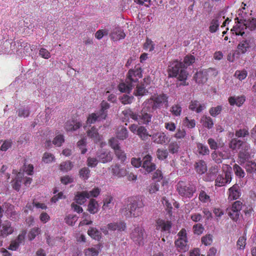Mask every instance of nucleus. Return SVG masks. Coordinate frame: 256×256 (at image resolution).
I'll return each mask as SVG.
<instances>
[{
  "instance_id": "obj_1",
  "label": "nucleus",
  "mask_w": 256,
  "mask_h": 256,
  "mask_svg": "<svg viewBox=\"0 0 256 256\" xmlns=\"http://www.w3.org/2000/svg\"><path fill=\"white\" fill-rule=\"evenodd\" d=\"M168 70V76L176 78L178 80L182 82L180 86H188V83L186 81L188 73L182 62L178 60L170 62Z\"/></svg>"
},
{
  "instance_id": "obj_2",
  "label": "nucleus",
  "mask_w": 256,
  "mask_h": 256,
  "mask_svg": "<svg viewBox=\"0 0 256 256\" xmlns=\"http://www.w3.org/2000/svg\"><path fill=\"white\" fill-rule=\"evenodd\" d=\"M144 206L140 198H134L126 206L121 209L122 214L126 218H136L142 214V208Z\"/></svg>"
},
{
  "instance_id": "obj_3",
  "label": "nucleus",
  "mask_w": 256,
  "mask_h": 256,
  "mask_svg": "<svg viewBox=\"0 0 256 256\" xmlns=\"http://www.w3.org/2000/svg\"><path fill=\"white\" fill-rule=\"evenodd\" d=\"M239 17H237L238 23L240 24L239 28L240 29V33L242 36L244 34V32H242L244 28L250 30H254L256 28V18H246V14H238Z\"/></svg>"
},
{
  "instance_id": "obj_4",
  "label": "nucleus",
  "mask_w": 256,
  "mask_h": 256,
  "mask_svg": "<svg viewBox=\"0 0 256 256\" xmlns=\"http://www.w3.org/2000/svg\"><path fill=\"white\" fill-rule=\"evenodd\" d=\"M100 192V190L98 188H94L90 191L78 192L74 196V200L78 204H84L88 198L90 197H97Z\"/></svg>"
},
{
  "instance_id": "obj_5",
  "label": "nucleus",
  "mask_w": 256,
  "mask_h": 256,
  "mask_svg": "<svg viewBox=\"0 0 256 256\" xmlns=\"http://www.w3.org/2000/svg\"><path fill=\"white\" fill-rule=\"evenodd\" d=\"M110 108L108 103L102 100L100 103V110L97 113H92L89 116L87 120L88 124L94 123L96 120L106 119L107 116V110Z\"/></svg>"
},
{
  "instance_id": "obj_6",
  "label": "nucleus",
  "mask_w": 256,
  "mask_h": 256,
  "mask_svg": "<svg viewBox=\"0 0 256 256\" xmlns=\"http://www.w3.org/2000/svg\"><path fill=\"white\" fill-rule=\"evenodd\" d=\"M177 190L181 196L190 198L196 192V188L192 183L180 181L177 184Z\"/></svg>"
},
{
  "instance_id": "obj_7",
  "label": "nucleus",
  "mask_w": 256,
  "mask_h": 256,
  "mask_svg": "<svg viewBox=\"0 0 256 256\" xmlns=\"http://www.w3.org/2000/svg\"><path fill=\"white\" fill-rule=\"evenodd\" d=\"M146 235L144 230L140 226H136L132 230L130 234L131 240L138 246H142L144 244V240Z\"/></svg>"
},
{
  "instance_id": "obj_8",
  "label": "nucleus",
  "mask_w": 256,
  "mask_h": 256,
  "mask_svg": "<svg viewBox=\"0 0 256 256\" xmlns=\"http://www.w3.org/2000/svg\"><path fill=\"white\" fill-rule=\"evenodd\" d=\"M155 226L158 230H160L161 232L170 233L172 223L170 220L158 218L156 220Z\"/></svg>"
},
{
  "instance_id": "obj_9",
  "label": "nucleus",
  "mask_w": 256,
  "mask_h": 256,
  "mask_svg": "<svg viewBox=\"0 0 256 256\" xmlns=\"http://www.w3.org/2000/svg\"><path fill=\"white\" fill-rule=\"evenodd\" d=\"M2 226V228L0 230V246H2V238L7 236L14 232V228L11 226V223L8 221H4Z\"/></svg>"
},
{
  "instance_id": "obj_10",
  "label": "nucleus",
  "mask_w": 256,
  "mask_h": 256,
  "mask_svg": "<svg viewBox=\"0 0 256 256\" xmlns=\"http://www.w3.org/2000/svg\"><path fill=\"white\" fill-rule=\"evenodd\" d=\"M154 102V107L155 108H159L164 104L166 106L168 105V96L166 94H162L157 95L154 97L152 98Z\"/></svg>"
},
{
  "instance_id": "obj_11",
  "label": "nucleus",
  "mask_w": 256,
  "mask_h": 256,
  "mask_svg": "<svg viewBox=\"0 0 256 256\" xmlns=\"http://www.w3.org/2000/svg\"><path fill=\"white\" fill-rule=\"evenodd\" d=\"M96 156L99 162L102 163L110 162L112 160V154L108 150H101L97 153Z\"/></svg>"
},
{
  "instance_id": "obj_12",
  "label": "nucleus",
  "mask_w": 256,
  "mask_h": 256,
  "mask_svg": "<svg viewBox=\"0 0 256 256\" xmlns=\"http://www.w3.org/2000/svg\"><path fill=\"white\" fill-rule=\"evenodd\" d=\"M253 44L254 39L252 38H248L242 40L238 46V52L244 54Z\"/></svg>"
},
{
  "instance_id": "obj_13",
  "label": "nucleus",
  "mask_w": 256,
  "mask_h": 256,
  "mask_svg": "<svg viewBox=\"0 0 256 256\" xmlns=\"http://www.w3.org/2000/svg\"><path fill=\"white\" fill-rule=\"evenodd\" d=\"M152 156L146 154L142 158V165L148 172H150L156 169V165L151 162Z\"/></svg>"
},
{
  "instance_id": "obj_14",
  "label": "nucleus",
  "mask_w": 256,
  "mask_h": 256,
  "mask_svg": "<svg viewBox=\"0 0 256 256\" xmlns=\"http://www.w3.org/2000/svg\"><path fill=\"white\" fill-rule=\"evenodd\" d=\"M152 114L141 110L138 114V122L140 124L148 125L152 121Z\"/></svg>"
},
{
  "instance_id": "obj_15",
  "label": "nucleus",
  "mask_w": 256,
  "mask_h": 256,
  "mask_svg": "<svg viewBox=\"0 0 256 256\" xmlns=\"http://www.w3.org/2000/svg\"><path fill=\"white\" fill-rule=\"evenodd\" d=\"M110 36L114 41H117L124 38L126 36V34L120 28L116 27L112 30L110 34Z\"/></svg>"
},
{
  "instance_id": "obj_16",
  "label": "nucleus",
  "mask_w": 256,
  "mask_h": 256,
  "mask_svg": "<svg viewBox=\"0 0 256 256\" xmlns=\"http://www.w3.org/2000/svg\"><path fill=\"white\" fill-rule=\"evenodd\" d=\"M108 228L110 230H118V231H123L126 228V224L122 221H118L116 222H113L108 224L107 225Z\"/></svg>"
},
{
  "instance_id": "obj_17",
  "label": "nucleus",
  "mask_w": 256,
  "mask_h": 256,
  "mask_svg": "<svg viewBox=\"0 0 256 256\" xmlns=\"http://www.w3.org/2000/svg\"><path fill=\"white\" fill-rule=\"evenodd\" d=\"M112 172L114 176L118 178L124 177L127 174V171L126 168H122L118 164L112 166Z\"/></svg>"
},
{
  "instance_id": "obj_18",
  "label": "nucleus",
  "mask_w": 256,
  "mask_h": 256,
  "mask_svg": "<svg viewBox=\"0 0 256 256\" xmlns=\"http://www.w3.org/2000/svg\"><path fill=\"white\" fill-rule=\"evenodd\" d=\"M153 142L158 144H162L166 142L167 138L164 132H157L151 135Z\"/></svg>"
},
{
  "instance_id": "obj_19",
  "label": "nucleus",
  "mask_w": 256,
  "mask_h": 256,
  "mask_svg": "<svg viewBox=\"0 0 256 256\" xmlns=\"http://www.w3.org/2000/svg\"><path fill=\"white\" fill-rule=\"evenodd\" d=\"M245 145V149L247 150L249 149L250 146L246 144V142H244L240 140H237L236 138H233L232 140L229 144V146L232 150L238 149L242 145Z\"/></svg>"
},
{
  "instance_id": "obj_20",
  "label": "nucleus",
  "mask_w": 256,
  "mask_h": 256,
  "mask_svg": "<svg viewBox=\"0 0 256 256\" xmlns=\"http://www.w3.org/2000/svg\"><path fill=\"white\" fill-rule=\"evenodd\" d=\"M25 234L26 232H22L18 235L16 240L12 241L10 246V249L12 250H16L19 246L20 244L24 240Z\"/></svg>"
},
{
  "instance_id": "obj_21",
  "label": "nucleus",
  "mask_w": 256,
  "mask_h": 256,
  "mask_svg": "<svg viewBox=\"0 0 256 256\" xmlns=\"http://www.w3.org/2000/svg\"><path fill=\"white\" fill-rule=\"evenodd\" d=\"M206 108L204 104H200L197 100H192L189 106V108L192 110L196 111V112H200L202 110Z\"/></svg>"
},
{
  "instance_id": "obj_22",
  "label": "nucleus",
  "mask_w": 256,
  "mask_h": 256,
  "mask_svg": "<svg viewBox=\"0 0 256 256\" xmlns=\"http://www.w3.org/2000/svg\"><path fill=\"white\" fill-rule=\"evenodd\" d=\"M154 105H155L154 102L151 98H150L146 100L143 103V108L142 110H144V112H152L157 109V108L154 107Z\"/></svg>"
},
{
  "instance_id": "obj_23",
  "label": "nucleus",
  "mask_w": 256,
  "mask_h": 256,
  "mask_svg": "<svg viewBox=\"0 0 256 256\" xmlns=\"http://www.w3.org/2000/svg\"><path fill=\"white\" fill-rule=\"evenodd\" d=\"M239 186L238 184L234 185L229 189L228 199L234 200L238 198L240 196V192L238 190Z\"/></svg>"
},
{
  "instance_id": "obj_24",
  "label": "nucleus",
  "mask_w": 256,
  "mask_h": 256,
  "mask_svg": "<svg viewBox=\"0 0 256 256\" xmlns=\"http://www.w3.org/2000/svg\"><path fill=\"white\" fill-rule=\"evenodd\" d=\"M196 172L200 174H204L207 170V166L204 161L200 160L194 164Z\"/></svg>"
},
{
  "instance_id": "obj_25",
  "label": "nucleus",
  "mask_w": 256,
  "mask_h": 256,
  "mask_svg": "<svg viewBox=\"0 0 256 256\" xmlns=\"http://www.w3.org/2000/svg\"><path fill=\"white\" fill-rule=\"evenodd\" d=\"M228 100L231 106L236 105L238 106H240L245 102V98L244 96H230Z\"/></svg>"
},
{
  "instance_id": "obj_26",
  "label": "nucleus",
  "mask_w": 256,
  "mask_h": 256,
  "mask_svg": "<svg viewBox=\"0 0 256 256\" xmlns=\"http://www.w3.org/2000/svg\"><path fill=\"white\" fill-rule=\"evenodd\" d=\"M136 134L142 140L144 141L148 140V137H151V135L148 134L147 129L144 126H138Z\"/></svg>"
},
{
  "instance_id": "obj_27",
  "label": "nucleus",
  "mask_w": 256,
  "mask_h": 256,
  "mask_svg": "<svg viewBox=\"0 0 256 256\" xmlns=\"http://www.w3.org/2000/svg\"><path fill=\"white\" fill-rule=\"evenodd\" d=\"M187 242V240L178 239L175 242V244L180 252H185L188 249Z\"/></svg>"
},
{
  "instance_id": "obj_28",
  "label": "nucleus",
  "mask_w": 256,
  "mask_h": 256,
  "mask_svg": "<svg viewBox=\"0 0 256 256\" xmlns=\"http://www.w3.org/2000/svg\"><path fill=\"white\" fill-rule=\"evenodd\" d=\"M81 126L80 122L74 120L68 121L66 123L65 128L67 131H74L79 128Z\"/></svg>"
},
{
  "instance_id": "obj_29",
  "label": "nucleus",
  "mask_w": 256,
  "mask_h": 256,
  "mask_svg": "<svg viewBox=\"0 0 256 256\" xmlns=\"http://www.w3.org/2000/svg\"><path fill=\"white\" fill-rule=\"evenodd\" d=\"M196 82L198 84L204 83L208 80L207 75L204 71L197 72L194 77Z\"/></svg>"
},
{
  "instance_id": "obj_30",
  "label": "nucleus",
  "mask_w": 256,
  "mask_h": 256,
  "mask_svg": "<svg viewBox=\"0 0 256 256\" xmlns=\"http://www.w3.org/2000/svg\"><path fill=\"white\" fill-rule=\"evenodd\" d=\"M24 176V174L22 172H18L15 178V179L12 182V188L16 190H19L21 183L22 182V177Z\"/></svg>"
},
{
  "instance_id": "obj_31",
  "label": "nucleus",
  "mask_w": 256,
  "mask_h": 256,
  "mask_svg": "<svg viewBox=\"0 0 256 256\" xmlns=\"http://www.w3.org/2000/svg\"><path fill=\"white\" fill-rule=\"evenodd\" d=\"M88 234L96 240H100L102 238V234L100 231L96 228L90 227L88 231Z\"/></svg>"
},
{
  "instance_id": "obj_32",
  "label": "nucleus",
  "mask_w": 256,
  "mask_h": 256,
  "mask_svg": "<svg viewBox=\"0 0 256 256\" xmlns=\"http://www.w3.org/2000/svg\"><path fill=\"white\" fill-rule=\"evenodd\" d=\"M88 210L92 214L96 213L98 210V204L94 199H90L88 204Z\"/></svg>"
},
{
  "instance_id": "obj_33",
  "label": "nucleus",
  "mask_w": 256,
  "mask_h": 256,
  "mask_svg": "<svg viewBox=\"0 0 256 256\" xmlns=\"http://www.w3.org/2000/svg\"><path fill=\"white\" fill-rule=\"evenodd\" d=\"M118 87L120 92H128L129 94L134 86V85L131 83L126 82L125 83L122 82L120 84Z\"/></svg>"
},
{
  "instance_id": "obj_34",
  "label": "nucleus",
  "mask_w": 256,
  "mask_h": 256,
  "mask_svg": "<svg viewBox=\"0 0 256 256\" xmlns=\"http://www.w3.org/2000/svg\"><path fill=\"white\" fill-rule=\"evenodd\" d=\"M124 118H128L129 117L138 122V114L134 112L130 108L126 109L122 112Z\"/></svg>"
},
{
  "instance_id": "obj_35",
  "label": "nucleus",
  "mask_w": 256,
  "mask_h": 256,
  "mask_svg": "<svg viewBox=\"0 0 256 256\" xmlns=\"http://www.w3.org/2000/svg\"><path fill=\"white\" fill-rule=\"evenodd\" d=\"M136 89L134 91V94L136 96H143L146 95L147 93H148V90L146 88L145 86L140 84H138L137 83V84L136 85Z\"/></svg>"
},
{
  "instance_id": "obj_36",
  "label": "nucleus",
  "mask_w": 256,
  "mask_h": 256,
  "mask_svg": "<svg viewBox=\"0 0 256 256\" xmlns=\"http://www.w3.org/2000/svg\"><path fill=\"white\" fill-rule=\"evenodd\" d=\"M128 131L127 129L124 126H121L118 128L116 136L120 140H124L128 137Z\"/></svg>"
},
{
  "instance_id": "obj_37",
  "label": "nucleus",
  "mask_w": 256,
  "mask_h": 256,
  "mask_svg": "<svg viewBox=\"0 0 256 256\" xmlns=\"http://www.w3.org/2000/svg\"><path fill=\"white\" fill-rule=\"evenodd\" d=\"M201 122L204 126L208 129L212 128L214 125L212 120L210 116H203L201 118Z\"/></svg>"
},
{
  "instance_id": "obj_38",
  "label": "nucleus",
  "mask_w": 256,
  "mask_h": 256,
  "mask_svg": "<svg viewBox=\"0 0 256 256\" xmlns=\"http://www.w3.org/2000/svg\"><path fill=\"white\" fill-rule=\"evenodd\" d=\"M90 170L89 168L84 167L81 168L79 171V175L81 178L86 180H88L90 176Z\"/></svg>"
},
{
  "instance_id": "obj_39",
  "label": "nucleus",
  "mask_w": 256,
  "mask_h": 256,
  "mask_svg": "<svg viewBox=\"0 0 256 256\" xmlns=\"http://www.w3.org/2000/svg\"><path fill=\"white\" fill-rule=\"evenodd\" d=\"M180 148V144L176 142H171L168 146L169 152L172 154L178 153Z\"/></svg>"
},
{
  "instance_id": "obj_40",
  "label": "nucleus",
  "mask_w": 256,
  "mask_h": 256,
  "mask_svg": "<svg viewBox=\"0 0 256 256\" xmlns=\"http://www.w3.org/2000/svg\"><path fill=\"white\" fill-rule=\"evenodd\" d=\"M134 97L132 96H128V94H123L120 98V100L124 104H130L132 102Z\"/></svg>"
},
{
  "instance_id": "obj_41",
  "label": "nucleus",
  "mask_w": 256,
  "mask_h": 256,
  "mask_svg": "<svg viewBox=\"0 0 256 256\" xmlns=\"http://www.w3.org/2000/svg\"><path fill=\"white\" fill-rule=\"evenodd\" d=\"M73 167V164L69 160L62 162L60 166V169L62 171L68 172Z\"/></svg>"
},
{
  "instance_id": "obj_42",
  "label": "nucleus",
  "mask_w": 256,
  "mask_h": 256,
  "mask_svg": "<svg viewBox=\"0 0 256 256\" xmlns=\"http://www.w3.org/2000/svg\"><path fill=\"white\" fill-rule=\"evenodd\" d=\"M247 172L252 173L256 171V163L251 161L247 162L244 165Z\"/></svg>"
},
{
  "instance_id": "obj_43",
  "label": "nucleus",
  "mask_w": 256,
  "mask_h": 256,
  "mask_svg": "<svg viewBox=\"0 0 256 256\" xmlns=\"http://www.w3.org/2000/svg\"><path fill=\"white\" fill-rule=\"evenodd\" d=\"M117 158L122 162H124L126 158V154L121 148L114 151Z\"/></svg>"
},
{
  "instance_id": "obj_44",
  "label": "nucleus",
  "mask_w": 256,
  "mask_h": 256,
  "mask_svg": "<svg viewBox=\"0 0 256 256\" xmlns=\"http://www.w3.org/2000/svg\"><path fill=\"white\" fill-rule=\"evenodd\" d=\"M87 133L88 136L93 138L94 140H100L99 134L95 128H92L90 130L87 132Z\"/></svg>"
},
{
  "instance_id": "obj_45",
  "label": "nucleus",
  "mask_w": 256,
  "mask_h": 256,
  "mask_svg": "<svg viewBox=\"0 0 256 256\" xmlns=\"http://www.w3.org/2000/svg\"><path fill=\"white\" fill-rule=\"evenodd\" d=\"M157 158L160 160L166 159L168 156V152L165 149H158L156 151Z\"/></svg>"
},
{
  "instance_id": "obj_46",
  "label": "nucleus",
  "mask_w": 256,
  "mask_h": 256,
  "mask_svg": "<svg viewBox=\"0 0 256 256\" xmlns=\"http://www.w3.org/2000/svg\"><path fill=\"white\" fill-rule=\"evenodd\" d=\"M212 157L214 160L218 164L222 163L223 159L224 156L222 152H214L212 154Z\"/></svg>"
},
{
  "instance_id": "obj_47",
  "label": "nucleus",
  "mask_w": 256,
  "mask_h": 256,
  "mask_svg": "<svg viewBox=\"0 0 256 256\" xmlns=\"http://www.w3.org/2000/svg\"><path fill=\"white\" fill-rule=\"evenodd\" d=\"M226 212L228 216L234 221H236L240 216V213L235 210H232L230 208H226Z\"/></svg>"
},
{
  "instance_id": "obj_48",
  "label": "nucleus",
  "mask_w": 256,
  "mask_h": 256,
  "mask_svg": "<svg viewBox=\"0 0 256 256\" xmlns=\"http://www.w3.org/2000/svg\"><path fill=\"white\" fill-rule=\"evenodd\" d=\"M108 143L110 147L114 150V151L120 148L118 140L114 138H111L109 140Z\"/></svg>"
},
{
  "instance_id": "obj_49",
  "label": "nucleus",
  "mask_w": 256,
  "mask_h": 256,
  "mask_svg": "<svg viewBox=\"0 0 256 256\" xmlns=\"http://www.w3.org/2000/svg\"><path fill=\"white\" fill-rule=\"evenodd\" d=\"M202 242L205 246H210L212 242V236L210 234H206L202 238Z\"/></svg>"
},
{
  "instance_id": "obj_50",
  "label": "nucleus",
  "mask_w": 256,
  "mask_h": 256,
  "mask_svg": "<svg viewBox=\"0 0 256 256\" xmlns=\"http://www.w3.org/2000/svg\"><path fill=\"white\" fill-rule=\"evenodd\" d=\"M195 61V58L192 55L186 56L184 60L183 64L185 66V68H186L188 66H190L193 64Z\"/></svg>"
},
{
  "instance_id": "obj_51",
  "label": "nucleus",
  "mask_w": 256,
  "mask_h": 256,
  "mask_svg": "<svg viewBox=\"0 0 256 256\" xmlns=\"http://www.w3.org/2000/svg\"><path fill=\"white\" fill-rule=\"evenodd\" d=\"M192 229L194 234L197 235L201 234L204 230V228L201 224H194L193 226Z\"/></svg>"
},
{
  "instance_id": "obj_52",
  "label": "nucleus",
  "mask_w": 256,
  "mask_h": 256,
  "mask_svg": "<svg viewBox=\"0 0 256 256\" xmlns=\"http://www.w3.org/2000/svg\"><path fill=\"white\" fill-rule=\"evenodd\" d=\"M84 253L86 256H97L98 251L96 248H90L85 250Z\"/></svg>"
},
{
  "instance_id": "obj_53",
  "label": "nucleus",
  "mask_w": 256,
  "mask_h": 256,
  "mask_svg": "<svg viewBox=\"0 0 256 256\" xmlns=\"http://www.w3.org/2000/svg\"><path fill=\"white\" fill-rule=\"evenodd\" d=\"M66 222L71 226H72L74 224L75 222L78 220V217L76 216H73L70 214L66 218Z\"/></svg>"
},
{
  "instance_id": "obj_54",
  "label": "nucleus",
  "mask_w": 256,
  "mask_h": 256,
  "mask_svg": "<svg viewBox=\"0 0 256 256\" xmlns=\"http://www.w3.org/2000/svg\"><path fill=\"white\" fill-rule=\"evenodd\" d=\"M197 147L200 154L202 155L208 154L209 150L207 146L200 143L197 144Z\"/></svg>"
},
{
  "instance_id": "obj_55",
  "label": "nucleus",
  "mask_w": 256,
  "mask_h": 256,
  "mask_svg": "<svg viewBox=\"0 0 256 256\" xmlns=\"http://www.w3.org/2000/svg\"><path fill=\"white\" fill-rule=\"evenodd\" d=\"M170 112L174 116H179L182 112V108L179 104H174L172 106Z\"/></svg>"
},
{
  "instance_id": "obj_56",
  "label": "nucleus",
  "mask_w": 256,
  "mask_h": 256,
  "mask_svg": "<svg viewBox=\"0 0 256 256\" xmlns=\"http://www.w3.org/2000/svg\"><path fill=\"white\" fill-rule=\"evenodd\" d=\"M64 136L62 135L59 134L54 138L52 143L57 146H60L64 142Z\"/></svg>"
},
{
  "instance_id": "obj_57",
  "label": "nucleus",
  "mask_w": 256,
  "mask_h": 256,
  "mask_svg": "<svg viewBox=\"0 0 256 256\" xmlns=\"http://www.w3.org/2000/svg\"><path fill=\"white\" fill-rule=\"evenodd\" d=\"M234 76L236 77L240 80H242L247 76V72L246 70H236L234 74Z\"/></svg>"
},
{
  "instance_id": "obj_58",
  "label": "nucleus",
  "mask_w": 256,
  "mask_h": 256,
  "mask_svg": "<svg viewBox=\"0 0 256 256\" xmlns=\"http://www.w3.org/2000/svg\"><path fill=\"white\" fill-rule=\"evenodd\" d=\"M234 170L235 174L240 178H244V172L243 170L238 164H235L234 166Z\"/></svg>"
},
{
  "instance_id": "obj_59",
  "label": "nucleus",
  "mask_w": 256,
  "mask_h": 256,
  "mask_svg": "<svg viewBox=\"0 0 256 256\" xmlns=\"http://www.w3.org/2000/svg\"><path fill=\"white\" fill-rule=\"evenodd\" d=\"M222 106H218L215 108H212L210 110V113L212 116H216L222 110Z\"/></svg>"
},
{
  "instance_id": "obj_60",
  "label": "nucleus",
  "mask_w": 256,
  "mask_h": 256,
  "mask_svg": "<svg viewBox=\"0 0 256 256\" xmlns=\"http://www.w3.org/2000/svg\"><path fill=\"white\" fill-rule=\"evenodd\" d=\"M98 162V158L89 157L87 159V164L90 167L94 168L97 166Z\"/></svg>"
},
{
  "instance_id": "obj_61",
  "label": "nucleus",
  "mask_w": 256,
  "mask_h": 256,
  "mask_svg": "<svg viewBox=\"0 0 256 256\" xmlns=\"http://www.w3.org/2000/svg\"><path fill=\"white\" fill-rule=\"evenodd\" d=\"M126 82L131 83L134 86H136L137 84V83L138 82V78L135 76H130V70L128 72L127 74V77L126 80Z\"/></svg>"
},
{
  "instance_id": "obj_62",
  "label": "nucleus",
  "mask_w": 256,
  "mask_h": 256,
  "mask_svg": "<svg viewBox=\"0 0 256 256\" xmlns=\"http://www.w3.org/2000/svg\"><path fill=\"white\" fill-rule=\"evenodd\" d=\"M183 122L184 124L190 128H194L196 126L195 120H190L187 117L184 118Z\"/></svg>"
},
{
  "instance_id": "obj_63",
  "label": "nucleus",
  "mask_w": 256,
  "mask_h": 256,
  "mask_svg": "<svg viewBox=\"0 0 256 256\" xmlns=\"http://www.w3.org/2000/svg\"><path fill=\"white\" fill-rule=\"evenodd\" d=\"M130 76H135L138 78V80L142 77V70L140 68H136L135 70H130Z\"/></svg>"
},
{
  "instance_id": "obj_64",
  "label": "nucleus",
  "mask_w": 256,
  "mask_h": 256,
  "mask_svg": "<svg viewBox=\"0 0 256 256\" xmlns=\"http://www.w3.org/2000/svg\"><path fill=\"white\" fill-rule=\"evenodd\" d=\"M246 238L244 236L240 237L237 242L238 248L244 250L246 246Z\"/></svg>"
}]
</instances>
